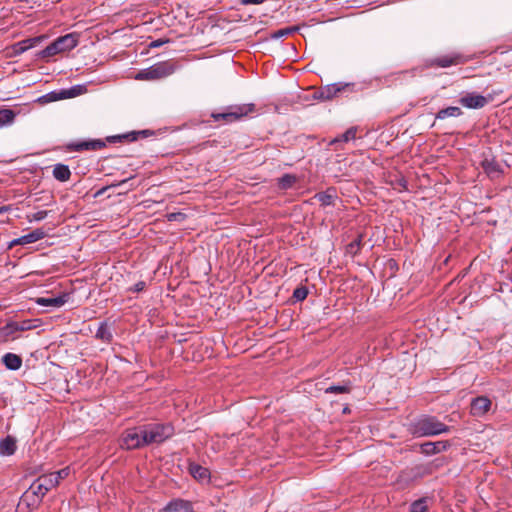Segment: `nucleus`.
I'll return each instance as SVG.
<instances>
[{
    "label": "nucleus",
    "mask_w": 512,
    "mask_h": 512,
    "mask_svg": "<svg viewBox=\"0 0 512 512\" xmlns=\"http://www.w3.org/2000/svg\"><path fill=\"white\" fill-rule=\"evenodd\" d=\"M15 112L11 109L0 110V128L11 125L15 119Z\"/></svg>",
    "instance_id": "nucleus-28"
},
{
    "label": "nucleus",
    "mask_w": 512,
    "mask_h": 512,
    "mask_svg": "<svg viewBox=\"0 0 512 512\" xmlns=\"http://www.w3.org/2000/svg\"><path fill=\"white\" fill-rule=\"evenodd\" d=\"M57 486V480H52L49 475L39 477L31 486L30 491L41 500L49 490Z\"/></svg>",
    "instance_id": "nucleus-9"
},
{
    "label": "nucleus",
    "mask_w": 512,
    "mask_h": 512,
    "mask_svg": "<svg viewBox=\"0 0 512 512\" xmlns=\"http://www.w3.org/2000/svg\"><path fill=\"white\" fill-rule=\"evenodd\" d=\"M355 92V84L348 82H337L322 87L315 93L314 97L320 100H332L341 96H348Z\"/></svg>",
    "instance_id": "nucleus-3"
},
{
    "label": "nucleus",
    "mask_w": 512,
    "mask_h": 512,
    "mask_svg": "<svg viewBox=\"0 0 512 512\" xmlns=\"http://www.w3.org/2000/svg\"><path fill=\"white\" fill-rule=\"evenodd\" d=\"M356 132L357 129L354 127L349 128L346 130L342 135L339 137H336L334 140L331 141V144H335L338 142H348L350 140H354L356 138Z\"/></svg>",
    "instance_id": "nucleus-29"
},
{
    "label": "nucleus",
    "mask_w": 512,
    "mask_h": 512,
    "mask_svg": "<svg viewBox=\"0 0 512 512\" xmlns=\"http://www.w3.org/2000/svg\"><path fill=\"white\" fill-rule=\"evenodd\" d=\"M69 299V295L64 293L62 295L56 297H40L37 298L36 303L40 306H50V307H61L65 303H67Z\"/></svg>",
    "instance_id": "nucleus-15"
},
{
    "label": "nucleus",
    "mask_w": 512,
    "mask_h": 512,
    "mask_svg": "<svg viewBox=\"0 0 512 512\" xmlns=\"http://www.w3.org/2000/svg\"><path fill=\"white\" fill-rule=\"evenodd\" d=\"M492 402L486 396H479L472 400L470 412L475 417L484 416L491 408Z\"/></svg>",
    "instance_id": "nucleus-11"
},
{
    "label": "nucleus",
    "mask_w": 512,
    "mask_h": 512,
    "mask_svg": "<svg viewBox=\"0 0 512 512\" xmlns=\"http://www.w3.org/2000/svg\"><path fill=\"white\" fill-rule=\"evenodd\" d=\"M42 500L30 491V488L21 496L16 512H32Z\"/></svg>",
    "instance_id": "nucleus-10"
},
{
    "label": "nucleus",
    "mask_w": 512,
    "mask_h": 512,
    "mask_svg": "<svg viewBox=\"0 0 512 512\" xmlns=\"http://www.w3.org/2000/svg\"><path fill=\"white\" fill-rule=\"evenodd\" d=\"M266 0H239L242 5H259L264 3Z\"/></svg>",
    "instance_id": "nucleus-39"
},
{
    "label": "nucleus",
    "mask_w": 512,
    "mask_h": 512,
    "mask_svg": "<svg viewBox=\"0 0 512 512\" xmlns=\"http://www.w3.org/2000/svg\"><path fill=\"white\" fill-rule=\"evenodd\" d=\"M16 439L10 435L0 441V455L11 456L16 452Z\"/></svg>",
    "instance_id": "nucleus-19"
},
{
    "label": "nucleus",
    "mask_w": 512,
    "mask_h": 512,
    "mask_svg": "<svg viewBox=\"0 0 512 512\" xmlns=\"http://www.w3.org/2000/svg\"><path fill=\"white\" fill-rule=\"evenodd\" d=\"M146 283L144 281H139L135 283L132 287L129 288L131 292H141L145 289Z\"/></svg>",
    "instance_id": "nucleus-37"
},
{
    "label": "nucleus",
    "mask_w": 512,
    "mask_h": 512,
    "mask_svg": "<svg viewBox=\"0 0 512 512\" xmlns=\"http://www.w3.org/2000/svg\"><path fill=\"white\" fill-rule=\"evenodd\" d=\"M77 34H64L57 38L53 43L48 45L45 49L41 50L38 53V56L41 58H49L58 53H61V48H59V43L64 39V51H68L73 49L78 44V40L76 38Z\"/></svg>",
    "instance_id": "nucleus-6"
},
{
    "label": "nucleus",
    "mask_w": 512,
    "mask_h": 512,
    "mask_svg": "<svg viewBox=\"0 0 512 512\" xmlns=\"http://www.w3.org/2000/svg\"><path fill=\"white\" fill-rule=\"evenodd\" d=\"M43 38H44L43 36L28 38V39H25L23 41H20V42L14 44L12 47L13 54L19 55V54L24 53L28 49L39 44L43 40Z\"/></svg>",
    "instance_id": "nucleus-17"
},
{
    "label": "nucleus",
    "mask_w": 512,
    "mask_h": 512,
    "mask_svg": "<svg viewBox=\"0 0 512 512\" xmlns=\"http://www.w3.org/2000/svg\"><path fill=\"white\" fill-rule=\"evenodd\" d=\"M459 101L464 107L470 109H480L488 103L486 97L476 93H468L461 97Z\"/></svg>",
    "instance_id": "nucleus-13"
},
{
    "label": "nucleus",
    "mask_w": 512,
    "mask_h": 512,
    "mask_svg": "<svg viewBox=\"0 0 512 512\" xmlns=\"http://www.w3.org/2000/svg\"><path fill=\"white\" fill-rule=\"evenodd\" d=\"M59 48H61V52H65L64 51V40L59 43Z\"/></svg>",
    "instance_id": "nucleus-45"
},
{
    "label": "nucleus",
    "mask_w": 512,
    "mask_h": 512,
    "mask_svg": "<svg viewBox=\"0 0 512 512\" xmlns=\"http://www.w3.org/2000/svg\"><path fill=\"white\" fill-rule=\"evenodd\" d=\"M450 431V427L434 416H422L411 426V432L416 437L436 436Z\"/></svg>",
    "instance_id": "nucleus-1"
},
{
    "label": "nucleus",
    "mask_w": 512,
    "mask_h": 512,
    "mask_svg": "<svg viewBox=\"0 0 512 512\" xmlns=\"http://www.w3.org/2000/svg\"><path fill=\"white\" fill-rule=\"evenodd\" d=\"M146 445L162 443L173 435L170 424H149L142 426Z\"/></svg>",
    "instance_id": "nucleus-4"
},
{
    "label": "nucleus",
    "mask_w": 512,
    "mask_h": 512,
    "mask_svg": "<svg viewBox=\"0 0 512 512\" xmlns=\"http://www.w3.org/2000/svg\"><path fill=\"white\" fill-rule=\"evenodd\" d=\"M354 246H356V247H359V246H360V239H358V240H356V241H354V242H352V243L350 244V247H351V248H353Z\"/></svg>",
    "instance_id": "nucleus-44"
},
{
    "label": "nucleus",
    "mask_w": 512,
    "mask_h": 512,
    "mask_svg": "<svg viewBox=\"0 0 512 512\" xmlns=\"http://www.w3.org/2000/svg\"><path fill=\"white\" fill-rule=\"evenodd\" d=\"M165 510L169 512H193V505L188 500L174 499L167 504Z\"/></svg>",
    "instance_id": "nucleus-16"
},
{
    "label": "nucleus",
    "mask_w": 512,
    "mask_h": 512,
    "mask_svg": "<svg viewBox=\"0 0 512 512\" xmlns=\"http://www.w3.org/2000/svg\"><path fill=\"white\" fill-rule=\"evenodd\" d=\"M273 38H280L281 36H283L284 34H278V33H275V34H271Z\"/></svg>",
    "instance_id": "nucleus-46"
},
{
    "label": "nucleus",
    "mask_w": 512,
    "mask_h": 512,
    "mask_svg": "<svg viewBox=\"0 0 512 512\" xmlns=\"http://www.w3.org/2000/svg\"><path fill=\"white\" fill-rule=\"evenodd\" d=\"M462 115V110L456 106H450L444 109H441L436 114V119L444 120L448 117H459Z\"/></svg>",
    "instance_id": "nucleus-27"
},
{
    "label": "nucleus",
    "mask_w": 512,
    "mask_h": 512,
    "mask_svg": "<svg viewBox=\"0 0 512 512\" xmlns=\"http://www.w3.org/2000/svg\"><path fill=\"white\" fill-rule=\"evenodd\" d=\"M297 178L291 174H285L279 179V187L283 190L291 188L296 182Z\"/></svg>",
    "instance_id": "nucleus-30"
},
{
    "label": "nucleus",
    "mask_w": 512,
    "mask_h": 512,
    "mask_svg": "<svg viewBox=\"0 0 512 512\" xmlns=\"http://www.w3.org/2000/svg\"><path fill=\"white\" fill-rule=\"evenodd\" d=\"M182 216L180 213L179 214H176V213H172L168 216L169 220H177L178 217Z\"/></svg>",
    "instance_id": "nucleus-42"
},
{
    "label": "nucleus",
    "mask_w": 512,
    "mask_h": 512,
    "mask_svg": "<svg viewBox=\"0 0 512 512\" xmlns=\"http://www.w3.org/2000/svg\"><path fill=\"white\" fill-rule=\"evenodd\" d=\"M18 331L15 329V323L10 322L0 328V338L3 341L15 340L18 336Z\"/></svg>",
    "instance_id": "nucleus-22"
},
{
    "label": "nucleus",
    "mask_w": 512,
    "mask_h": 512,
    "mask_svg": "<svg viewBox=\"0 0 512 512\" xmlns=\"http://www.w3.org/2000/svg\"><path fill=\"white\" fill-rule=\"evenodd\" d=\"M468 61L464 55L459 53H451L447 55H441L435 58H430L425 61V67H440L447 68L454 65L464 64Z\"/></svg>",
    "instance_id": "nucleus-8"
},
{
    "label": "nucleus",
    "mask_w": 512,
    "mask_h": 512,
    "mask_svg": "<svg viewBox=\"0 0 512 512\" xmlns=\"http://www.w3.org/2000/svg\"><path fill=\"white\" fill-rule=\"evenodd\" d=\"M144 433L142 427L126 430L122 437L120 446L127 450L137 449L145 446Z\"/></svg>",
    "instance_id": "nucleus-7"
},
{
    "label": "nucleus",
    "mask_w": 512,
    "mask_h": 512,
    "mask_svg": "<svg viewBox=\"0 0 512 512\" xmlns=\"http://www.w3.org/2000/svg\"><path fill=\"white\" fill-rule=\"evenodd\" d=\"M2 363L9 370H19L22 366V358L14 353H6L2 356Z\"/></svg>",
    "instance_id": "nucleus-21"
},
{
    "label": "nucleus",
    "mask_w": 512,
    "mask_h": 512,
    "mask_svg": "<svg viewBox=\"0 0 512 512\" xmlns=\"http://www.w3.org/2000/svg\"><path fill=\"white\" fill-rule=\"evenodd\" d=\"M10 211V206H1L0 207V214L6 213Z\"/></svg>",
    "instance_id": "nucleus-43"
},
{
    "label": "nucleus",
    "mask_w": 512,
    "mask_h": 512,
    "mask_svg": "<svg viewBox=\"0 0 512 512\" xmlns=\"http://www.w3.org/2000/svg\"><path fill=\"white\" fill-rule=\"evenodd\" d=\"M481 166L485 173L490 178H497L501 174L500 165L492 158V159H484L481 163Z\"/></svg>",
    "instance_id": "nucleus-20"
},
{
    "label": "nucleus",
    "mask_w": 512,
    "mask_h": 512,
    "mask_svg": "<svg viewBox=\"0 0 512 512\" xmlns=\"http://www.w3.org/2000/svg\"><path fill=\"white\" fill-rule=\"evenodd\" d=\"M177 69V66L172 61H162L153 64L152 66L140 70L136 75V80L141 81H155L166 78L172 75Z\"/></svg>",
    "instance_id": "nucleus-2"
},
{
    "label": "nucleus",
    "mask_w": 512,
    "mask_h": 512,
    "mask_svg": "<svg viewBox=\"0 0 512 512\" xmlns=\"http://www.w3.org/2000/svg\"><path fill=\"white\" fill-rule=\"evenodd\" d=\"M190 474L199 481H205L209 478V471L207 468L198 464H191L189 467Z\"/></svg>",
    "instance_id": "nucleus-26"
},
{
    "label": "nucleus",
    "mask_w": 512,
    "mask_h": 512,
    "mask_svg": "<svg viewBox=\"0 0 512 512\" xmlns=\"http://www.w3.org/2000/svg\"><path fill=\"white\" fill-rule=\"evenodd\" d=\"M325 392L330 394L349 393L350 387L348 385H332L326 388Z\"/></svg>",
    "instance_id": "nucleus-33"
},
{
    "label": "nucleus",
    "mask_w": 512,
    "mask_h": 512,
    "mask_svg": "<svg viewBox=\"0 0 512 512\" xmlns=\"http://www.w3.org/2000/svg\"><path fill=\"white\" fill-rule=\"evenodd\" d=\"M45 236H46L45 231L41 228H37L28 234H25L19 238L12 240L10 242L9 247L11 248L16 245L31 244V243H34V242H37V241L43 239Z\"/></svg>",
    "instance_id": "nucleus-12"
},
{
    "label": "nucleus",
    "mask_w": 512,
    "mask_h": 512,
    "mask_svg": "<svg viewBox=\"0 0 512 512\" xmlns=\"http://www.w3.org/2000/svg\"><path fill=\"white\" fill-rule=\"evenodd\" d=\"M255 111V105L252 103L241 104V105H231L229 106L225 112L222 113H213L212 117L215 121H224L225 123H232L237 120H240L244 116Z\"/></svg>",
    "instance_id": "nucleus-5"
},
{
    "label": "nucleus",
    "mask_w": 512,
    "mask_h": 512,
    "mask_svg": "<svg viewBox=\"0 0 512 512\" xmlns=\"http://www.w3.org/2000/svg\"><path fill=\"white\" fill-rule=\"evenodd\" d=\"M70 473V469L68 467L66 468H63L55 473H51L49 474V476L52 478V480H57V485L59 484V482L65 478L68 477Z\"/></svg>",
    "instance_id": "nucleus-34"
},
{
    "label": "nucleus",
    "mask_w": 512,
    "mask_h": 512,
    "mask_svg": "<svg viewBox=\"0 0 512 512\" xmlns=\"http://www.w3.org/2000/svg\"><path fill=\"white\" fill-rule=\"evenodd\" d=\"M168 41H169L168 39H160V40L152 41L149 44V47H159V46L167 43Z\"/></svg>",
    "instance_id": "nucleus-41"
},
{
    "label": "nucleus",
    "mask_w": 512,
    "mask_h": 512,
    "mask_svg": "<svg viewBox=\"0 0 512 512\" xmlns=\"http://www.w3.org/2000/svg\"><path fill=\"white\" fill-rule=\"evenodd\" d=\"M53 176L60 182H66L71 177V171L67 165L56 164L53 168Z\"/></svg>",
    "instance_id": "nucleus-23"
},
{
    "label": "nucleus",
    "mask_w": 512,
    "mask_h": 512,
    "mask_svg": "<svg viewBox=\"0 0 512 512\" xmlns=\"http://www.w3.org/2000/svg\"><path fill=\"white\" fill-rule=\"evenodd\" d=\"M298 30H299L298 26H289V27H285V28L279 29L276 32L287 33V32H298Z\"/></svg>",
    "instance_id": "nucleus-40"
},
{
    "label": "nucleus",
    "mask_w": 512,
    "mask_h": 512,
    "mask_svg": "<svg viewBox=\"0 0 512 512\" xmlns=\"http://www.w3.org/2000/svg\"><path fill=\"white\" fill-rule=\"evenodd\" d=\"M105 147V143L101 140H89V141H81L74 143L72 148L75 151H84V150H100Z\"/></svg>",
    "instance_id": "nucleus-18"
},
{
    "label": "nucleus",
    "mask_w": 512,
    "mask_h": 512,
    "mask_svg": "<svg viewBox=\"0 0 512 512\" xmlns=\"http://www.w3.org/2000/svg\"><path fill=\"white\" fill-rule=\"evenodd\" d=\"M448 447H450L448 441L426 442L421 445V451L426 455H433L447 450Z\"/></svg>",
    "instance_id": "nucleus-14"
},
{
    "label": "nucleus",
    "mask_w": 512,
    "mask_h": 512,
    "mask_svg": "<svg viewBox=\"0 0 512 512\" xmlns=\"http://www.w3.org/2000/svg\"><path fill=\"white\" fill-rule=\"evenodd\" d=\"M427 498H420L410 505V512H425L428 509Z\"/></svg>",
    "instance_id": "nucleus-32"
},
{
    "label": "nucleus",
    "mask_w": 512,
    "mask_h": 512,
    "mask_svg": "<svg viewBox=\"0 0 512 512\" xmlns=\"http://www.w3.org/2000/svg\"><path fill=\"white\" fill-rule=\"evenodd\" d=\"M308 295V289L304 286L298 287L293 292V298L297 301H303Z\"/></svg>",
    "instance_id": "nucleus-35"
},
{
    "label": "nucleus",
    "mask_w": 512,
    "mask_h": 512,
    "mask_svg": "<svg viewBox=\"0 0 512 512\" xmlns=\"http://www.w3.org/2000/svg\"><path fill=\"white\" fill-rule=\"evenodd\" d=\"M48 215V212L45 210L38 211L36 213H33L32 215L28 216V220L30 222L32 221H42L44 220Z\"/></svg>",
    "instance_id": "nucleus-36"
},
{
    "label": "nucleus",
    "mask_w": 512,
    "mask_h": 512,
    "mask_svg": "<svg viewBox=\"0 0 512 512\" xmlns=\"http://www.w3.org/2000/svg\"><path fill=\"white\" fill-rule=\"evenodd\" d=\"M147 131H141V132H131L129 134H125L122 137L128 139L129 141H135L138 138L139 134H146Z\"/></svg>",
    "instance_id": "nucleus-38"
},
{
    "label": "nucleus",
    "mask_w": 512,
    "mask_h": 512,
    "mask_svg": "<svg viewBox=\"0 0 512 512\" xmlns=\"http://www.w3.org/2000/svg\"><path fill=\"white\" fill-rule=\"evenodd\" d=\"M95 337L103 342L110 343L112 341L113 335L107 324V322H101Z\"/></svg>",
    "instance_id": "nucleus-25"
},
{
    "label": "nucleus",
    "mask_w": 512,
    "mask_h": 512,
    "mask_svg": "<svg viewBox=\"0 0 512 512\" xmlns=\"http://www.w3.org/2000/svg\"><path fill=\"white\" fill-rule=\"evenodd\" d=\"M315 198H317V200L321 203V205L331 206V205L335 204L337 195L334 190L328 189L325 192L316 194Z\"/></svg>",
    "instance_id": "nucleus-24"
},
{
    "label": "nucleus",
    "mask_w": 512,
    "mask_h": 512,
    "mask_svg": "<svg viewBox=\"0 0 512 512\" xmlns=\"http://www.w3.org/2000/svg\"><path fill=\"white\" fill-rule=\"evenodd\" d=\"M37 321L38 320H24V321H21V322H14L15 323V329L18 332H22V331H28V330L37 328L38 324H35V322H37Z\"/></svg>",
    "instance_id": "nucleus-31"
}]
</instances>
